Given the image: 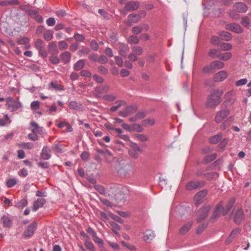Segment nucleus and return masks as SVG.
<instances>
[{"label": "nucleus", "mask_w": 251, "mask_h": 251, "mask_svg": "<svg viewBox=\"0 0 251 251\" xmlns=\"http://www.w3.org/2000/svg\"><path fill=\"white\" fill-rule=\"evenodd\" d=\"M126 9L128 11H135L139 7V2L137 1H130L126 3Z\"/></svg>", "instance_id": "f8f14e48"}, {"label": "nucleus", "mask_w": 251, "mask_h": 251, "mask_svg": "<svg viewBox=\"0 0 251 251\" xmlns=\"http://www.w3.org/2000/svg\"><path fill=\"white\" fill-rule=\"evenodd\" d=\"M93 77L94 79L98 83H102L103 82V78L97 74L94 75Z\"/></svg>", "instance_id": "e2e57ef3"}, {"label": "nucleus", "mask_w": 251, "mask_h": 251, "mask_svg": "<svg viewBox=\"0 0 251 251\" xmlns=\"http://www.w3.org/2000/svg\"><path fill=\"white\" fill-rule=\"evenodd\" d=\"M139 42L138 38L136 35H131L128 38V42L130 44H137Z\"/></svg>", "instance_id": "de8ad7c7"}, {"label": "nucleus", "mask_w": 251, "mask_h": 251, "mask_svg": "<svg viewBox=\"0 0 251 251\" xmlns=\"http://www.w3.org/2000/svg\"><path fill=\"white\" fill-rule=\"evenodd\" d=\"M136 109L137 108L136 106H127L124 109V110L120 111L119 112V115L121 117H126L129 115L135 113Z\"/></svg>", "instance_id": "9d476101"}, {"label": "nucleus", "mask_w": 251, "mask_h": 251, "mask_svg": "<svg viewBox=\"0 0 251 251\" xmlns=\"http://www.w3.org/2000/svg\"><path fill=\"white\" fill-rule=\"evenodd\" d=\"M235 203V199L234 198H232L229 200L227 203L225 207H224L223 205V209H222V214L223 215H226L232 208Z\"/></svg>", "instance_id": "1a4fd4ad"}, {"label": "nucleus", "mask_w": 251, "mask_h": 251, "mask_svg": "<svg viewBox=\"0 0 251 251\" xmlns=\"http://www.w3.org/2000/svg\"><path fill=\"white\" fill-rule=\"evenodd\" d=\"M131 129L132 131H136L137 132H142L143 130V128L142 126L139 124H134L131 126Z\"/></svg>", "instance_id": "37998d69"}, {"label": "nucleus", "mask_w": 251, "mask_h": 251, "mask_svg": "<svg viewBox=\"0 0 251 251\" xmlns=\"http://www.w3.org/2000/svg\"><path fill=\"white\" fill-rule=\"evenodd\" d=\"M69 106L70 107L74 109H77L80 108V105L75 101L70 102L69 103Z\"/></svg>", "instance_id": "0e129e2a"}, {"label": "nucleus", "mask_w": 251, "mask_h": 251, "mask_svg": "<svg viewBox=\"0 0 251 251\" xmlns=\"http://www.w3.org/2000/svg\"><path fill=\"white\" fill-rule=\"evenodd\" d=\"M107 61V58L105 56L100 55V56H99L98 62L102 64H105L106 63Z\"/></svg>", "instance_id": "338daca9"}, {"label": "nucleus", "mask_w": 251, "mask_h": 251, "mask_svg": "<svg viewBox=\"0 0 251 251\" xmlns=\"http://www.w3.org/2000/svg\"><path fill=\"white\" fill-rule=\"evenodd\" d=\"M201 186V183L197 181H191L186 185V189L188 191H191L198 188Z\"/></svg>", "instance_id": "f3484780"}, {"label": "nucleus", "mask_w": 251, "mask_h": 251, "mask_svg": "<svg viewBox=\"0 0 251 251\" xmlns=\"http://www.w3.org/2000/svg\"><path fill=\"white\" fill-rule=\"evenodd\" d=\"M231 56L232 54L230 52H226L223 54L220 53L219 58L224 61H226L229 59Z\"/></svg>", "instance_id": "4c0bfd02"}, {"label": "nucleus", "mask_w": 251, "mask_h": 251, "mask_svg": "<svg viewBox=\"0 0 251 251\" xmlns=\"http://www.w3.org/2000/svg\"><path fill=\"white\" fill-rule=\"evenodd\" d=\"M233 10L238 12H246L248 10L247 5L243 2H236L233 6Z\"/></svg>", "instance_id": "ddd939ff"}, {"label": "nucleus", "mask_w": 251, "mask_h": 251, "mask_svg": "<svg viewBox=\"0 0 251 251\" xmlns=\"http://www.w3.org/2000/svg\"><path fill=\"white\" fill-rule=\"evenodd\" d=\"M211 43L215 46L220 45V38L215 36L212 37L211 39Z\"/></svg>", "instance_id": "3c124183"}, {"label": "nucleus", "mask_w": 251, "mask_h": 251, "mask_svg": "<svg viewBox=\"0 0 251 251\" xmlns=\"http://www.w3.org/2000/svg\"><path fill=\"white\" fill-rule=\"evenodd\" d=\"M98 71L103 75H106L108 73V69L104 66H101L98 68Z\"/></svg>", "instance_id": "a19ab883"}, {"label": "nucleus", "mask_w": 251, "mask_h": 251, "mask_svg": "<svg viewBox=\"0 0 251 251\" xmlns=\"http://www.w3.org/2000/svg\"><path fill=\"white\" fill-rule=\"evenodd\" d=\"M149 29V26L148 25L143 24L142 25L133 27L132 31H142L143 30H148Z\"/></svg>", "instance_id": "72a5a7b5"}, {"label": "nucleus", "mask_w": 251, "mask_h": 251, "mask_svg": "<svg viewBox=\"0 0 251 251\" xmlns=\"http://www.w3.org/2000/svg\"><path fill=\"white\" fill-rule=\"evenodd\" d=\"M135 138L140 141H146L148 140V137L144 134H137L135 135Z\"/></svg>", "instance_id": "79ce46f5"}, {"label": "nucleus", "mask_w": 251, "mask_h": 251, "mask_svg": "<svg viewBox=\"0 0 251 251\" xmlns=\"http://www.w3.org/2000/svg\"><path fill=\"white\" fill-rule=\"evenodd\" d=\"M222 138V134H218L214 135L209 138V142L212 144H217L218 143Z\"/></svg>", "instance_id": "7c9ffc66"}, {"label": "nucleus", "mask_w": 251, "mask_h": 251, "mask_svg": "<svg viewBox=\"0 0 251 251\" xmlns=\"http://www.w3.org/2000/svg\"><path fill=\"white\" fill-rule=\"evenodd\" d=\"M234 119V116H230L222 123L221 125V128L223 129H226L232 124Z\"/></svg>", "instance_id": "b1692460"}, {"label": "nucleus", "mask_w": 251, "mask_h": 251, "mask_svg": "<svg viewBox=\"0 0 251 251\" xmlns=\"http://www.w3.org/2000/svg\"><path fill=\"white\" fill-rule=\"evenodd\" d=\"M116 97L113 95H106L103 96V99L105 100L108 101H113L116 99Z\"/></svg>", "instance_id": "774afa93"}, {"label": "nucleus", "mask_w": 251, "mask_h": 251, "mask_svg": "<svg viewBox=\"0 0 251 251\" xmlns=\"http://www.w3.org/2000/svg\"><path fill=\"white\" fill-rule=\"evenodd\" d=\"M115 62L119 67H122L123 65V61L121 57L116 56L114 57Z\"/></svg>", "instance_id": "052dcab7"}, {"label": "nucleus", "mask_w": 251, "mask_h": 251, "mask_svg": "<svg viewBox=\"0 0 251 251\" xmlns=\"http://www.w3.org/2000/svg\"><path fill=\"white\" fill-rule=\"evenodd\" d=\"M207 225L206 224H203L199 226L196 230L197 234H201L205 229Z\"/></svg>", "instance_id": "5fc2aeb1"}, {"label": "nucleus", "mask_w": 251, "mask_h": 251, "mask_svg": "<svg viewBox=\"0 0 251 251\" xmlns=\"http://www.w3.org/2000/svg\"><path fill=\"white\" fill-rule=\"evenodd\" d=\"M225 64L222 61L216 60L210 63V67L213 70L222 69L224 67Z\"/></svg>", "instance_id": "4be33fe9"}, {"label": "nucleus", "mask_w": 251, "mask_h": 251, "mask_svg": "<svg viewBox=\"0 0 251 251\" xmlns=\"http://www.w3.org/2000/svg\"><path fill=\"white\" fill-rule=\"evenodd\" d=\"M126 101L123 100H118L116 101L115 105L110 107V110L111 111L114 112L117 110L122 106H126Z\"/></svg>", "instance_id": "412c9836"}, {"label": "nucleus", "mask_w": 251, "mask_h": 251, "mask_svg": "<svg viewBox=\"0 0 251 251\" xmlns=\"http://www.w3.org/2000/svg\"><path fill=\"white\" fill-rule=\"evenodd\" d=\"M79 52L80 56L86 55L89 53L90 50L88 48H82Z\"/></svg>", "instance_id": "bf43d9fd"}, {"label": "nucleus", "mask_w": 251, "mask_h": 251, "mask_svg": "<svg viewBox=\"0 0 251 251\" xmlns=\"http://www.w3.org/2000/svg\"><path fill=\"white\" fill-rule=\"evenodd\" d=\"M95 188L100 194H103V195L105 194L104 188L102 186L100 185H95Z\"/></svg>", "instance_id": "6e6d98bb"}, {"label": "nucleus", "mask_w": 251, "mask_h": 251, "mask_svg": "<svg viewBox=\"0 0 251 251\" xmlns=\"http://www.w3.org/2000/svg\"><path fill=\"white\" fill-rule=\"evenodd\" d=\"M132 50L137 55H140L143 52V49L139 46H134L132 48Z\"/></svg>", "instance_id": "e433bc0d"}, {"label": "nucleus", "mask_w": 251, "mask_h": 251, "mask_svg": "<svg viewBox=\"0 0 251 251\" xmlns=\"http://www.w3.org/2000/svg\"><path fill=\"white\" fill-rule=\"evenodd\" d=\"M29 39L26 37L20 38L17 40V43L19 45H25V49H28L30 46L28 44Z\"/></svg>", "instance_id": "c85d7f7f"}, {"label": "nucleus", "mask_w": 251, "mask_h": 251, "mask_svg": "<svg viewBox=\"0 0 251 251\" xmlns=\"http://www.w3.org/2000/svg\"><path fill=\"white\" fill-rule=\"evenodd\" d=\"M139 151L134 150H129L128 153L130 156L134 158H137L138 156V152Z\"/></svg>", "instance_id": "69168bd1"}, {"label": "nucleus", "mask_w": 251, "mask_h": 251, "mask_svg": "<svg viewBox=\"0 0 251 251\" xmlns=\"http://www.w3.org/2000/svg\"><path fill=\"white\" fill-rule=\"evenodd\" d=\"M248 82V80L246 78H242L239 80H237L235 82L236 86L239 87L244 85H245Z\"/></svg>", "instance_id": "8fccbe9b"}, {"label": "nucleus", "mask_w": 251, "mask_h": 251, "mask_svg": "<svg viewBox=\"0 0 251 251\" xmlns=\"http://www.w3.org/2000/svg\"><path fill=\"white\" fill-rule=\"evenodd\" d=\"M46 200L43 198L38 199L33 203V210L35 211L39 208L42 207L46 203Z\"/></svg>", "instance_id": "6ab92c4d"}, {"label": "nucleus", "mask_w": 251, "mask_h": 251, "mask_svg": "<svg viewBox=\"0 0 251 251\" xmlns=\"http://www.w3.org/2000/svg\"><path fill=\"white\" fill-rule=\"evenodd\" d=\"M192 225V223L191 222H188L183 225L179 229V234L181 235L186 234L191 228Z\"/></svg>", "instance_id": "5701e85b"}, {"label": "nucleus", "mask_w": 251, "mask_h": 251, "mask_svg": "<svg viewBox=\"0 0 251 251\" xmlns=\"http://www.w3.org/2000/svg\"><path fill=\"white\" fill-rule=\"evenodd\" d=\"M84 245L86 246V247L90 251H94V250H95L94 246L91 242H90L88 240H86V241H85V242L84 243Z\"/></svg>", "instance_id": "a18cd8bd"}, {"label": "nucleus", "mask_w": 251, "mask_h": 251, "mask_svg": "<svg viewBox=\"0 0 251 251\" xmlns=\"http://www.w3.org/2000/svg\"><path fill=\"white\" fill-rule=\"evenodd\" d=\"M62 143L61 141H59L57 142L54 144V150L57 151L59 152H61L62 151Z\"/></svg>", "instance_id": "09e8293b"}, {"label": "nucleus", "mask_w": 251, "mask_h": 251, "mask_svg": "<svg viewBox=\"0 0 251 251\" xmlns=\"http://www.w3.org/2000/svg\"><path fill=\"white\" fill-rule=\"evenodd\" d=\"M129 146L131 147V150H134V151H140L141 149L140 147L138 146V145L133 142H130L129 144Z\"/></svg>", "instance_id": "864d4df0"}, {"label": "nucleus", "mask_w": 251, "mask_h": 251, "mask_svg": "<svg viewBox=\"0 0 251 251\" xmlns=\"http://www.w3.org/2000/svg\"><path fill=\"white\" fill-rule=\"evenodd\" d=\"M50 149L47 147H44L42 151V157L44 159L47 160L50 157Z\"/></svg>", "instance_id": "a878e982"}, {"label": "nucleus", "mask_w": 251, "mask_h": 251, "mask_svg": "<svg viewBox=\"0 0 251 251\" xmlns=\"http://www.w3.org/2000/svg\"><path fill=\"white\" fill-rule=\"evenodd\" d=\"M207 191L206 190H202L197 193L194 196V199L197 204L201 203V200L207 195Z\"/></svg>", "instance_id": "4468645a"}, {"label": "nucleus", "mask_w": 251, "mask_h": 251, "mask_svg": "<svg viewBox=\"0 0 251 251\" xmlns=\"http://www.w3.org/2000/svg\"><path fill=\"white\" fill-rule=\"evenodd\" d=\"M109 225L111 227L112 230L114 232L115 234H118V231L121 229L120 226L116 223L113 221H110Z\"/></svg>", "instance_id": "cd10ccee"}, {"label": "nucleus", "mask_w": 251, "mask_h": 251, "mask_svg": "<svg viewBox=\"0 0 251 251\" xmlns=\"http://www.w3.org/2000/svg\"><path fill=\"white\" fill-rule=\"evenodd\" d=\"M228 76L227 73L225 71H221L217 73L214 76V80L216 82H220L224 80Z\"/></svg>", "instance_id": "2eb2a0df"}, {"label": "nucleus", "mask_w": 251, "mask_h": 251, "mask_svg": "<svg viewBox=\"0 0 251 251\" xmlns=\"http://www.w3.org/2000/svg\"><path fill=\"white\" fill-rule=\"evenodd\" d=\"M226 100L224 102L226 106H230L232 105L235 100V93L233 91H230L225 95Z\"/></svg>", "instance_id": "423d86ee"}, {"label": "nucleus", "mask_w": 251, "mask_h": 251, "mask_svg": "<svg viewBox=\"0 0 251 251\" xmlns=\"http://www.w3.org/2000/svg\"><path fill=\"white\" fill-rule=\"evenodd\" d=\"M35 46L36 48L38 50L39 49L44 48L45 45L44 44L43 42L41 40L38 39L35 42Z\"/></svg>", "instance_id": "49530a36"}, {"label": "nucleus", "mask_w": 251, "mask_h": 251, "mask_svg": "<svg viewBox=\"0 0 251 251\" xmlns=\"http://www.w3.org/2000/svg\"><path fill=\"white\" fill-rule=\"evenodd\" d=\"M155 124V120L153 119H148L143 120L142 122L143 126H150Z\"/></svg>", "instance_id": "f704fd0d"}, {"label": "nucleus", "mask_w": 251, "mask_h": 251, "mask_svg": "<svg viewBox=\"0 0 251 251\" xmlns=\"http://www.w3.org/2000/svg\"><path fill=\"white\" fill-rule=\"evenodd\" d=\"M137 55L134 54L133 52L130 53L129 54L128 56V58L129 60V61L132 62H135L137 60L138 57L137 56Z\"/></svg>", "instance_id": "680f3d73"}, {"label": "nucleus", "mask_w": 251, "mask_h": 251, "mask_svg": "<svg viewBox=\"0 0 251 251\" xmlns=\"http://www.w3.org/2000/svg\"><path fill=\"white\" fill-rule=\"evenodd\" d=\"M222 209H223V202L221 201L216 206L213 215L210 218V220L214 222L215 219L219 218L220 213H222Z\"/></svg>", "instance_id": "9b49d317"}, {"label": "nucleus", "mask_w": 251, "mask_h": 251, "mask_svg": "<svg viewBox=\"0 0 251 251\" xmlns=\"http://www.w3.org/2000/svg\"><path fill=\"white\" fill-rule=\"evenodd\" d=\"M17 183V180L15 178H10L7 180L6 185L8 188L12 187Z\"/></svg>", "instance_id": "ea45409f"}, {"label": "nucleus", "mask_w": 251, "mask_h": 251, "mask_svg": "<svg viewBox=\"0 0 251 251\" xmlns=\"http://www.w3.org/2000/svg\"><path fill=\"white\" fill-rule=\"evenodd\" d=\"M222 90H215L208 96L206 106L209 107L217 106L220 103V99L223 94Z\"/></svg>", "instance_id": "f03ea898"}, {"label": "nucleus", "mask_w": 251, "mask_h": 251, "mask_svg": "<svg viewBox=\"0 0 251 251\" xmlns=\"http://www.w3.org/2000/svg\"><path fill=\"white\" fill-rule=\"evenodd\" d=\"M37 224L34 222L29 225L24 233V236L25 238H30L32 236L34 231L36 229Z\"/></svg>", "instance_id": "6e6552de"}, {"label": "nucleus", "mask_w": 251, "mask_h": 251, "mask_svg": "<svg viewBox=\"0 0 251 251\" xmlns=\"http://www.w3.org/2000/svg\"><path fill=\"white\" fill-rule=\"evenodd\" d=\"M3 224L4 226H9L11 224V220L7 216H4L2 217Z\"/></svg>", "instance_id": "603ef678"}, {"label": "nucleus", "mask_w": 251, "mask_h": 251, "mask_svg": "<svg viewBox=\"0 0 251 251\" xmlns=\"http://www.w3.org/2000/svg\"><path fill=\"white\" fill-rule=\"evenodd\" d=\"M216 156H217L216 154L213 153L211 155H208L204 157V159L205 162H206V163H208V162H209L210 161L214 160L216 158Z\"/></svg>", "instance_id": "c03bdc74"}, {"label": "nucleus", "mask_w": 251, "mask_h": 251, "mask_svg": "<svg viewBox=\"0 0 251 251\" xmlns=\"http://www.w3.org/2000/svg\"><path fill=\"white\" fill-rule=\"evenodd\" d=\"M241 230L239 228L233 229L231 232L228 237L226 239V244H230L233 240L240 234Z\"/></svg>", "instance_id": "a211bd4d"}, {"label": "nucleus", "mask_w": 251, "mask_h": 251, "mask_svg": "<svg viewBox=\"0 0 251 251\" xmlns=\"http://www.w3.org/2000/svg\"><path fill=\"white\" fill-rule=\"evenodd\" d=\"M219 35L220 39L225 41H229L232 38L230 32H220Z\"/></svg>", "instance_id": "2f4dec72"}, {"label": "nucleus", "mask_w": 251, "mask_h": 251, "mask_svg": "<svg viewBox=\"0 0 251 251\" xmlns=\"http://www.w3.org/2000/svg\"><path fill=\"white\" fill-rule=\"evenodd\" d=\"M129 48L128 45L120 43L119 44V53L122 56H126V54L129 52Z\"/></svg>", "instance_id": "dca6fc26"}, {"label": "nucleus", "mask_w": 251, "mask_h": 251, "mask_svg": "<svg viewBox=\"0 0 251 251\" xmlns=\"http://www.w3.org/2000/svg\"><path fill=\"white\" fill-rule=\"evenodd\" d=\"M233 221L236 224H240L245 219V214L242 208L235 206L232 211Z\"/></svg>", "instance_id": "7ed1b4c3"}, {"label": "nucleus", "mask_w": 251, "mask_h": 251, "mask_svg": "<svg viewBox=\"0 0 251 251\" xmlns=\"http://www.w3.org/2000/svg\"><path fill=\"white\" fill-rule=\"evenodd\" d=\"M155 237L154 231L151 230H147L145 234L143 236V239L145 241L152 240Z\"/></svg>", "instance_id": "393cba45"}, {"label": "nucleus", "mask_w": 251, "mask_h": 251, "mask_svg": "<svg viewBox=\"0 0 251 251\" xmlns=\"http://www.w3.org/2000/svg\"><path fill=\"white\" fill-rule=\"evenodd\" d=\"M226 30L231 31H241V26L237 24H229L226 25Z\"/></svg>", "instance_id": "aec40b11"}, {"label": "nucleus", "mask_w": 251, "mask_h": 251, "mask_svg": "<svg viewBox=\"0 0 251 251\" xmlns=\"http://www.w3.org/2000/svg\"><path fill=\"white\" fill-rule=\"evenodd\" d=\"M6 102L7 109L12 111L16 110L20 107V103L11 97L6 99Z\"/></svg>", "instance_id": "0eeeda50"}, {"label": "nucleus", "mask_w": 251, "mask_h": 251, "mask_svg": "<svg viewBox=\"0 0 251 251\" xmlns=\"http://www.w3.org/2000/svg\"><path fill=\"white\" fill-rule=\"evenodd\" d=\"M128 20L131 23H137L140 20L139 15L135 14H130L128 16Z\"/></svg>", "instance_id": "473e14b6"}, {"label": "nucleus", "mask_w": 251, "mask_h": 251, "mask_svg": "<svg viewBox=\"0 0 251 251\" xmlns=\"http://www.w3.org/2000/svg\"><path fill=\"white\" fill-rule=\"evenodd\" d=\"M109 89V86L108 85H101L98 88L97 91L99 93H107Z\"/></svg>", "instance_id": "58836bf2"}, {"label": "nucleus", "mask_w": 251, "mask_h": 251, "mask_svg": "<svg viewBox=\"0 0 251 251\" xmlns=\"http://www.w3.org/2000/svg\"><path fill=\"white\" fill-rule=\"evenodd\" d=\"M117 173L122 177H129L134 174L132 166L128 163H118L115 166Z\"/></svg>", "instance_id": "f257e3e1"}, {"label": "nucleus", "mask_w": 251, "mask_h": 251, "mask_svg": "<svg viewBox=\"0 0 251 251\" xmlns=\"http://www.w3.org/2000/svg\"><path fill=\"white\" fill-rule=\"evenodd\" d=\"M85 64V61L84 59H80L77 61L74 66V70L79 71L83 68Z\"/></svg>", "instance_id": "bb28decb"}, {"label": "nucleus", "mask_w": 251, "mask_h": 251, "mask_svg": "<svg viewBox=\"0 0 251 251\" xmlns=\"http://www.w3.org/2000/svg\"><path fill=\"white\" fill-rule=\"evenodd\" d=\"M220 54V50L216 49H211L208 52V55L212 58H219Z\"/></svg>", "instance_id": "c756f323"}, {"label": "nucleus", "mask_w": 251, "mask_h": 251, "mask_svg": "<svg viewBox=\"0 0 251 251\" xmlns=\"http://www.w3.org/2000/svg\"><path fill=\"white\" fill-rule=\"evenodd\" d=\"M229 114L230 110L228 109H225L219 111L217 113V114L215 117V121L217 123H220Z\"/></svg>", "instance_id": "39448f33"}, {"label": "nucleus", "mask_w": 251, "mask_h": 251, "mask_svg": "<svg viewBox=\"0 0 251 251\" xmlns=\"http://www.w3.org/2000/svg\"><path fill=\"white\" fill-rule=\"evenodd\" d=\"M242 24L245 27H248L250 25V20L248 17H244L242 19Z\"/></svg>", "instance_id": "4d7b16f0"}, {"label": "nucleus", "mask_w": 251, "mask_h": 251, "mask_svg": "<svg viewBox=\"0 0 251 251\" xmlns=\"http://www.w3.org/2000/svg\"><path fill=\"white\" fill-rule=\"evenodd\" d=\"M40 102L37 101H33L31 102L30 106L31 108L33 110H36L39 108Z\"/></svg>", "instance_id": "13d9d810"}, {"label": "nucleus", "mask_w": 251, "mask_h": 251, "mask_svg": "<svg viewBox=\"0 0 251 251\" xmlns=\"http://www.w3.org/2000/svg\"><path fill=\"white\" fill-rule=\"evenodd\" d=\"M210 209V206L209 205L204 206L199 209L197 212V221L200 222L206 218L208 216V213Z\"/></svg>", "instance_id": "20e7f679"}, {"label": "nucleus", "mask_w": 251, "mask_h": 251, "mask_svg": "<svg viewBox=\"0 0 251 251\" xmlns=\"http://www.w3.org/2000/svg\"><path fill=\"white\" fill-rule=\"evenodd\" d=\"M19 147L25 149H32L34 148L33 144L31 143H21L18 144Z\"/></svg>", "instance_id": "c9c22d12"}]
</instances>
